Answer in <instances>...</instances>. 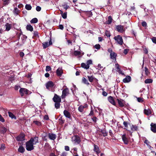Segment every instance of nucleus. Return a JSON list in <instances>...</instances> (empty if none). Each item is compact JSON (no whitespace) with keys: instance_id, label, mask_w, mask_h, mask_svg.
<instances>
[{"instance_id":"1","label":"nucleus","mask_w":156,"mask_h":156,"mask_svg":"<svg viewBox=\"0 0 156 156\" xmlns=\"http://www.w3.org/2000/svg\"><path fill=\"white\" fill-rule=\"evenodd\" d=\"M38 138L37 137H32L30 140L26 143V148L28 151H31L34 149V145L38 142Z\"/></svg>"},{"instance_id":"2","label":"nucleus","mask_w":156,"mask_h":156,"mask_svg":"<svg viewBox=\"0 0 156 156\" xmlns=\"http://www.w3.org/2000/svg\"><path fill=\"white\" fill-rule=\"evenodd\" d=\"M114 39L116 41L117 44L120 45H122L123 43V41L122 37L120 35H117L114 38Z\"/></svg>"},{"instance_id":"3","label":"nucleus","mask_w":156,"mask_h":156,"mask_svg":"<svg viewBox=\"0 0 156 156\" xmlns=\"http://www.w3.org/2000/svg\"><path fill=\"white\" fill-rule=\"evenodd\" d=\"M72 141L76 144H78L81 141L80 138L77 135L74 136L72 138Z\"/></svg>"},{"instance_id":"4","label":"nucleus","mask_w":156,"mask_h":156,"mask_svg":"<svg viewBox=\"0 0 156 156\" xmlns=\"http://www.w3.org/2000/svg\"><path fill=\"white\" fill-rule=\"evenodd\" d=\"M29 90L25 88H21L19 90V92L22 97L24 96L25 95L28 94Z\"/></svg>"},{"instance_id":"5","label":"nucleus","mask_w":156,"mask_h":156,"mask_svg":"<svg viewBox=\"0 0 156 156\" xmlns=\"http://www.w3.org/2000/svg\"><path fill=\"white\" fill-rule=\"evenodd\" d=\"M69 90L68 88L66 87L62 91V95L61 96V98L62 99L65 98L69 94Z\"/></svg>"},{"instance_id":"6","label":"nucleus","mask_w":156,"mask_h":156,"mask_svg":"<svg viewBox=\"0 0 156 156\" xmlns=\"http://www.w3.org/2000/svg\"><path fill=\"white\" fill-rule=\"evenodd\" d=\"M52 99L53 101L55 102H61V98L60 96L57 95L56 94H55L54 97H53Z\"/></svg>"},{"instance_id":"7","label":"nucleus","mask_w":156,"mask_h":156,"mask_svg":"<svg viewBox=\"0 0 156 156\" xmlns=\"http://www.w3.org/2000/svg\"><path fill=\"white\" fill-rule=\"evenodd\" d=\"M116 30L120 33H123L125 31L123 26L121 25H118L116 26Z\"/></svg>"},{"instance_id":"8","label":"nucleus","mask_w":156,"mask_h":156,"mask_svg":"<svg viewBox=\"0 0 156 156\" xmlns=\"http://www.w3.org/2000/svg\"><path fill=\"white\" fill-rule=\"evenodd\" d=\"M54 83L51 81H49L46 84V88L49 89L53 87L54 86Z\"/></svg>"},{"instance_id":"9","label":"nucleus","mask_w":156,"mask_h":156,"mask_svg":"<svg viewBox=\"0 0 156 156\" xmlns=\"http://www.w3.org/2000/svg\"><path fill=\"white\" fill-rule=\"evenodd\" d=\"M117 101L120 107H122L124 106L125 102L124 100L121 99H117Z\"/></svg>"},{"instance_id":"10","label":"nucleus","mask_w":156,"mask_h":156,"mask_svg":"<svg viewBox=\"0 0 156 156\" xmlns=\"http://www.w3.org/2000/svg\"><path fill=\"white\" fill-rule=\"evenodd\" d=\"M44 48H45L48 46L50 45H51L52 44V42L51 41V39H50V41L49 42H44L42 44Z\"/></svg>"},{"instance_id":"11","label":"nucleus","mask_w":156,"mask_h":156,"mask_svg":"<svg viewBox=\"0 0 156 156\" xmlns=\"http://www.w3.org/2000/svg\"><path fill=\"white\" fill-rule=\"evenodd\" d=\"M16 139L18 141H23L25 140V135L23 133H21L17 137Z\"/></svg>"},{"instance_id":"12","label":"nucleus","mask_w":156,"mask_h":156,"mask_svg":"<svg viewBox=\"0 0 156 156\" xmlns=\"http://www.w3.org/2000/svg\"><path fill=\"white\" fill-rule=\"evenodd\" d=\"M150 126L151 130L154 133H156V124L152 122Z\"/></svg>"},{"instance_id":"13","label":"nucleus","mask_w":156,"mask_h":156,"mask_svg":"<svg viewBox=\"0 0 156 156\" xmlns=\"http://www.w3.org/2000/svg\"><path fill=\"white\" fill-rule=\"evenodd\" d=\"M122 139L123 141L125 144H128L129 140V139L126 137L125 134H123L122 135Z\"/></svg>"},{"instance_id":"14","label":"nucleus","mask_w":156,"mask_h":156,"mask_svg":"<svg viewBox=\"0 0 156 156\" xmlns=\"http://www.w3.org/2000/svg\"><path fill=\"white\" fill-rule=\"evenodd\" d=\"M108 100L112 105H115L116 103L113 97L111 96H109L108 98Z\"/></svg>"},{"instance_id":"15","label":"nucleus","mask_w":156,"mask_h":156,"mask_svg":"<svg viewBox=\"0 0 156 156\" xmlns=\"http://www.w3.org/2000/svg\"><path fill=\"white\" fill-rule=\"evenodd\" d=\"M63 114L65 117L67 118L70 119L71 118V115L69 112L66 110H65L63 112Z\"/></svg>"},{"instance_id":"16","label":"nucleus","mask_w":156,"mask_h":156,"mask_svg":"<svg viewBox=\"0 0 156 156\" xmlns=\"http://www.w3.org/2000/svg\"><path fill=\"white\" fill-rule=\"evenodd\" d=\"M131 80V77L130 76H126V78L123 80V82L124 83H128Z\"/></svg>"},{"instance_id":"17","label":"nucleus","mask_w":156,"mask_h":156,"mask_svg":"<svg viewBox=\"0 0 156 156\" xmlns=\"http://www.w3.org/2000/svg\"><path fill=\"white\" fill-rule=\"evenodd\" d=\"M48 136L50 139L52 140H54L56 137V135L51 133H49Z\"/></svg>"},{"instance_id":"18","label":"nucleus","mask_w":156,"mask_h":156,"mask_svg":"<svg viewBox=\"0 0 156 156\" xmlns=\"http://www.w3.org/2000/svg\"><path fill=\"white\" fill-rule=\"evenodd\" d=\"M117 56V54L114 52L112 53H110V58L111 59L113 60H116V57Z\"/></svg>"},{"instance_id":"19","label":"nucleus","mask_w":156,"mask_h":156,"mask_svg":"<svg viewBox=\"0 0 156 156\" xmlns=\"http://www.w3.org/2000/svg\"><path fill=\"white\" fill-rule=\"evenodd\" d=\"M115 66L116 69V71L118 72L119 73L123 75L124 74L122 73V71L121 70L119 65L118 64H116Z\"/></svg>"},{"instance_id":"20","label":"nucleus","mask_w":156,"mask_h":156,"mask_svg":"<svg viewBox=\"0 0 156 156\" xmlns=\"http://www.w3.org/2000/svg\"><path fill=\"white\" fill-rule=\"evenodd\" d=\"M56 73L58 76H60L63 73V71L62 68H59L56 70Z\"/></svg>"},{"instance_id":"21","label":"nucleus","mask_w":156,"mask_h":156,"mask_svg":"<svg viewBox=\"0 0 156 156\" xmlns=\"http://www.w3.org/2000/svg\"><path fill=\"white\" fill-rule=\"evenodd\" d=\"M94 151L96 152L97 154H98L100 153V150L98 146L97 145L94 144Z\"/></svg>"},{"instance_id":"22","label":"nucleus","mask_w":156,"mask_h":156,"mask_svg":"<svg viewBox=\"0 0 156 156\" xmlns=\"http://www.w3.org/2000/svg\"><path fill=\"white\" fill-rule=\"evenodd\" d=\"M144 113L145 114L149 115L151 114V111L149 109H145L144 110Z\"/></svg>"},{"instance_id":"23","label":"nucleus","mask_w":156,"mask_h":156,"mask_svg":"<svg viewBox=\"0 0 156 156\" xmlns=\"http://www.w3.org/2000/svg\"><path fill=\"white\" fill-rule=\"evenodd\" d=\"M5 26V30L8 31L11 29V25L9 23H6Z\"/></svg>"},{"instance_id":"24","label":"nucleus","mask_w":156,"mask_h":156,"mask_svg":"<svg viewBox=\"0 0 156 156\" xmlns=\"http://www.w3.org/2000/svg\"><path fill=\"white\" fill-rule=\"evenodd\" d=\"M26 28L27 30L32 31L33 30V27L30 24L27 25L26 27Z\"/></svg>"},{"instance_id":"25","label":"nucleus","mask_w":156,"mask_h":156,"mask_svg":"<svg viewBox=\"0 0 156 156\" xmlns=\"http://www.w3.org/2000/svg\"><path fill=\"white\" fill-rule=\"evenodd\" d=\"M81 66L85 69H88L89 68L90 66L87 64H85L84 63H82L81 64Z\"/></svg>"},{"instance_id":"26","label":"nucleus","mask_w":156,"mask_h":156,"mask_svg":"<svg viewBox=\"0 0 156 156\" xmlns=\"http://www.w3.org/2000/svg\"><path fill=\"white\" fill-rule=\"evenodd\" d=\"M34 35L33 36V38H39V34L38 32L37 31H34L33 33Z\"/></svg>"},{"instance_id":"27","label":"nucleus","mask_w":156,"mask_h":156,"mask_svg":"<svg viewBox=\"0 0 156 156\" xmlns=\"http://www.w3.org/2000/svg\"><path fill=\"white\" fill-rule=\"evenodd\" d=\"M101 132L103 136H106L108 135V133L106 132V129L105 128H104L103 129H101Z\"/></svg>"},{"instance_id":"28","label":"nucleus","mask_w":156,"mask_h":156,"mask_svg":"<svg viewBox=\"0 0 156 156\" xmlns=\"http://www.w3.org/2000/svg\"><path fill=\"white\" fill-rule=\"evenodd\" d=\"M74 54L75 56L79 55L81 54L83 55L84 54V53L83 52H82L80 51L76 50L74 51Z\"/></svg>"},{"instance_id":"29","label":"nucleus","mask_w":156,"mask_h":156,"mask_svg":"<svg viewBox=\"0 0 156 156\" xmlns=\"http://www.w3.org/2000/svg\"><path fill=\"white\" fill-rule=\"evenodd\" d=\"M25 151V149L23 146H20L18 149V151L19 152L23 153Z\"/></svg>"},{"instance_id":"30","label":"nucleus","mask_w":156,"mask_h":156,"mask_svg":"<svg viewBox=\"0 0 156 156\" xmlns=\"http://www.w3.org/2000/svg\"><path fill=\"white\" fill-rule=\"evenodd\" d=\"M20 12V10H19L16 7L14 8L13 10V13L16 15H18Z\"/></svg>"},{"instance_id":"31","label":"nucleus","mask_w":156,"mask_h":156,"mask_svg":"<svg viewBox=\"0 0 156 156\" xmlns=\"http://www.w3.org/2000/svg\"><path fill=\"white\" fill-rule=\"evenodd\" d=\"M112 19L111 16H109L108 17V20L106 22L107 24H110L112 21Z\"/></svg>"},{"instance_id":"32","label":"nucleus","mask_w":156,"mask_h":156,"mask_svg":"<svg viewBox=\"0 0 156 156\" xmlns=\"http://www.w3.org/2000/svg\"><path fill=\"white\" fill-rule=\"evenodd\" d=\"M8 113L9 114V116L12 119H16V117L13 113L9 112H8Z\"/></svg>"},{"instance_id":"33","label":"nucleus","mask_w":156,"mask_h":156,"mask_svg":"<svg viewBox=\"0 0 156 156\" xmlns=\"http://www.w3.org/2000/svg\"><path fill=\"white\" fill-rule=\"evenodd\" d=\"M82 82L83 83L87 84V85H89L90 84L88 81L85 77L83 78Z\"/></svg>"},{"instance_id":"34","label":"nucleus","mask_w":156,"mask_h":156,"mask_svg":"<svg viewBox=\"0 0 156 156\" xmlns=\"http://www.w3.org/2000/svg\"><path fill=\"white\" fill-rule=\"evenodd\" d=\"M60 103L59 102H55V107L56 109H57L59 108L60 105Z\"/></svg>"},{"instance_id":"35","label":"nucleus","mask_w":156,"mask_h":156,"mask_svg":"<svg viewBox=\"0 0 156 156\" xmlns=\"http://www.w3.org/2000/svg\"><path fill=\"white\" fill-rule=\"evenodd\" d=\"M38 22V20L37 18H35L33 19L30 21L31 23H36Z\"/></svg>"},{"instance_id":"36","label":"nucleus","mask_w":156,"mask_h":156,"mask_svg":"<svg viewBox=\"0 0 156 156\" xmlns=\"http://www.w3.org/2000/svg\"><path fill=\"white\" fill-rule=\"evenodd\" d=\"M7 129L5 127L2 128L1 131L2 133L4 134L6 132Z\"/></svg>"},{"instance_id":"37","label":"nucleus","mask_w":156,"mask_h":156,"mask_svg":"<svg viewBox=\"0 0 156 156\" xmlns=\"http://www.w3.org/2000/svg\"><path fill=\"white\" fill-rule=\"evenodd\" d=\"M136 98L137 99V101L139 102L140 103H142L144 102V99L143 98H141V97L138 98L136 97Z\"/></svg>"},{"instance_id":"38","label":"nucleus","mask_w":156,"mask_h":156,"mask_svg":"<svg viewBox=\"0 0 156 156\" xmlns=\"http://www.w3.org/2000/svg\"><path fill=\"white\" fill-rule=\"evenodd\" d=\"M25 8L26 9L29 10L31 9L32 7L29 4H26L25 5Z\"/></svg>"},{"instance_id":"39","label":"nucleus","mask_w":156,"mask_h":156,"mask_svg":"<svg viewBox=\"0 0 156 156\" xmlns=\"http://www.w3.org/2000/svg\"><path fill=\"white\" fill-rule=\"evenodd\" d=\"M152 80L151 79H148L146 80L145 81V83H149L152 82Z\"/></svg>"},{"instance_id":"40","label":"nucleus","mask_w":156,"mask_h":156,"mask_svg":"<svg viewBox=\"0 0 156 156\" xmlns=\"http://www.w3.org/2000/svg\"><path fill=\"white\" fill-rule=\"evenodd\" d=\"M131 129L132 131H136L137 129V126L135 125H132L131 127Z\"/></svg>"},{"instance_id":"41","label":"nucleus","mask_w":156,"mask_h":156,"mask_svg":"<svg viewBox=\"0 0 156 156\" xmlns=\"http://www.w3.org/2000/svg\"><path fill=\"white\" fill-rule=\"evenodd\" d=\"M90 82H92L94 80V77L93 76H87Z\"/></svg>"},{"instance_id":"42","label":"nucleus","mask_w":156,"mask_h":156,"mask_svg":"<svg viewBox=\"0 0 156 156\" xmlns=\"http://www.w3.org/2000/svg\"><path fill=\"white\" fill-rule=\"evenodd\" d=\"M94 114V109L92 107H91V111L90 114L89 115V116L93 115Z\"/></svg>"},{"instance_id":"43","label":"nucleus","mask_w":156,"mask_h":156,"mask_svg":"<svg viewBox=\"0 0 156 156\" xmlns=\"http://www.w3.org/2000/svg\"><path fill=\"white\" fill-rule=\"evenodd\" d=\"M67 12H66L64 13H63L62 15V17L64 19H65L67 18Z\"/></svg>"},{"instance_id":"44","label":"nucleus","mask_w":156,"mask_h":156,"mask_svg":"<svg viewBox=\"0 0 156 156\" xmlns=\"http://www.w3.org/2000/svg\"><path fill=\"white\" fill-rule=\"evenodd\" d=\"M83 108L82 105L80 106L78 108V110L80 112H83Z\"/></svg>"},{"instance_id":"45","label":"nucleus","mask_w":156,"mask_h":156,"mask_svg":"<svg viewBox=\"0 0 156 156\" xmlns=\"http://www.w3.org/2000/svg\"><path fill=\"white\" fill-rule=\"evenodd\" d=\"M145 69V73L146 75L147 76L149 74V72L148 71V69L146 67H145L144 68Z\"/></svg>"},{"instance_id":"46","label":"nucleus","mask_w":156,"mask_h":156,"mask_svg":"<svg viewBox=\"0 0 156 156\" xmlns=\"http://www.w3.org/2000/svg\"><path fill=\"white\" fill-rule=\"evenodd\" d=\"M105 35L108 37H109L111 36L109 31L107 30L105 31Z\"/></svg>"},{"instance_id":"47","label":"nucleus","mask_w":156,"mask_h":156,"mask_svg":"<svg viewBox=\"0 0 156 156\" xmlns=\"http://www.w3.org/2000/svg\"><path fill=\"white\" fill-rule=\"evenodd\" d=\"M62 6L66 10H67V9L69 7V6L66 4L62 5Z\"/></svg>"},{"instance_id":"48","label":"nucleus","mask_w":156,"mask_h":156,"mask_svg":"<svg viewBox=\"0 0 156 156\" xmlns=\"http://www.w3.org/2000/svg\"><path fill=\"white\" fill-rule=\"evenodd\" d=\"M94 47L95 48L98 50L100 48L101 46L99 44H96L94 46Z\"/></svg>"},{"instance_id":"49","label":"nucleus","mask_w":156,"mask_h":156,"mask_svg":"<svg viewBox=\"0 0 156 156\" xmlns=\"http://www.w3.org/2000/svg\"><path fill=\"white\" fill-rule=\"evenodd\" d=\"M51 69L49 66H47L46 68V71L47 72L51 70Z\"/></svg>"},{"instance_id":"50","label":"nucleus","mask_w":156,"mask_h":156,"mask_svg":"<svg viewBox=\"0 0 156 156\" xmlns=\"http://www.w3.org/2000/svg\"><path fill=\"white\" fill-rule=\"evenodd\" d=\"M142 25L144 27H147V23L145 21H143L141 23Z\"/></svg>"},{"instance_id":"51","label":"nucleus","mask_w":156,"mask_h":156,"mask_svg":"<svg viewBox=\"0 0 156 156\" xmlns=\"http://www.w3.org/2000/svg\"><path fill=\"white\" fill-rule=\"evenodd\" d=\"M151 40L153 43L156 44V37H153L151 38Z\"/></svg>"},{"instance_id":"52","label":"nucleus","mask_w":156,"mask_h":156,"mask_svg":"<svg viewBox=\"0 0 156 156\" xmlns=\"http://www.w3.org/2000/svg\"><path fill=\"white\" fill-rule=\"evenodd\" d=\"M87 64L89 66L90 64H92V62L91 60H89L87 61Z\"/></svg>"},{"instance_id":"53","label":"nucleus","mask_w":156,"mask_h":156,"mask_svg":"<svg viewBox=\"0 0 156 156\" xmlns=\"http://www.w3.org/2000/svg\"><path fill=\"white\" fill-rule=\"evenodd\" d=\"M0 121L3 122H5V120L2 116L0 115Z\"/></svg>"},{"instance_id":"54","label":"nucleus","mask_w":156,"mask_h":156,"mask_svg":"<svg viewBox=\"0 0 156 156\" xmlns=\"http://www.w3.org/2000/svg\"><path fill=\"white\" fill-rule=\"evenodd\" d=\"M36 10L37 11H40L41 10V8L39 6H37L36 7Z\"/></svg>"},{"instance_id":"55","label":"nucleus","mask_w":156,"mask_h":156,"mask_svg":"<svg viewBox=\"0 0 156 156\" xmlns=\"http://www.w3.org/2000/svg\"><path fill=\"white\" fill-rule=\"evenodd\" d=\"M5 148V145L4 144H3L1 145L0 149L1 150H4Z\"/></svg>"},{"instance_id":"56","label":"nucleus","mask_w":156,"mask_h":156,"mask_svg":"<svg viewBox=\"0 0 156 156\" xmlns=\"http://www.w3.org/2000/svg\"><path fill=\"white\" fill-rule=\"evenodd\" d=\"M20 56L21 57H23L24 55V53L23 52H20Z\"/></svg>"},{"instance_id":"57","label":"nucleus","mask_w":156,"mask_h":156,"mask_svg":"<svg viewBox=\"0 0 156 156\" xmlns=\"http://www.w3.org/2000/svg\"><path fill=\"white\" fill-rule=\"evenodd\" d=\"M92 119L94 122H96L97 119V118L95 117H94L92 118Z\"/></svg>"},{"instance_id":"58","label":"nucleus","mask_w":156,"mask_h":156,"mask_svg":"<svg viewBox=\"0 0 156 156\" xmlns=\"http://www.w3.org/2000/svg\"><path fill=\"white\" fill-rule=\"evenodd\" d=\"M123 125H124V126L126 127H128V123L127 122H126V121H124L123 122Z\"/></svg>"},{"instance_id":"59","label":"nucleus","mask_w":156,"mask_h":156,"mask_svg":"<svg viewBox=\"0 0 156 156\" xmlns=\"http://www.w3.org/2000/svg\"><path fill=\"white\" fill-rule=\"evenodd\" d=\"M34 122L37 125L39 126L41 125L40 122L37 121H34Z\"/></svg>"},{"instance_id":"60","label":"nucleus","mask_w":156,"mask_h":156,"mask_svg":"<svg viewBox=\"0 0 156 156\" xmlns=\"http://www.w3.org/2000/svg\"><path fill=\"white\" fill-rule=\"evenodd\" d=\"M65 149L66 151H69V147L67 146H65Z\"/></svg>"},{"instance_id":"61","label":"nucleus","mask_w":156,"mask_h":156,"mask_svg":"<svg viewBox=\"0 0 156 156\" xmlns=\"http://www.w3.org/2000/svg\"><path fill=\"white\" fill-rule=\"evenodd\" d=\"M102 95L104 96H106L108 95V94L105 91H104L102 92Z\"/></svg>"},{"instance_id":"62","label":"nucleus","mask_w":156,"mask_h":156,"mask_svg":"<svg viewBox=\"0 0 156 156\" xmlns=\"http://www.w3.org/2000/svg\"><path fill=\"white\" fill-rule=\"evenodd\" d=\"M108 51L110 53H112L114 52L112 50L111 48H109L108 50Z\"/></svg>"},{"instance_id":"63","label":"nucleus","mask_w":156,"mask_h":156,"mask_svg":"<svg viewBox=\"0 0 156 156\" xmlns=\"http://www.w3.org/2000/svg\"><path fill=\"white\" fill-rule=\"evenodd\" d=\"M4 3V4L7 5L8 4V0H2Z\"/></svg>"},{"instance_id":"64","label":"nucleus","mask_w":156,"mask_h":156,"mask_svg":"<svg viewBox=\"0 0 156 156\" xmlns=\"http://www.w3.org/2000/svg\"><path fill=\"white\" fill-rule=\"evenodd\" d=\"M128 50L127 49H125L124 50L123 53L125 54H126L128 52Z\"/></svg>"}]
</instances>
